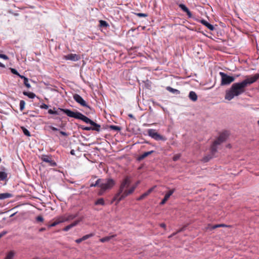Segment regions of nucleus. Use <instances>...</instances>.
Returning <instances> with one entry per match:
<instances>
[{
    "instance_id": "nucleus-64",
    "label": "nucleus",
    "mask_w": 259,
    "mask_h": 259,
    "mask_svg": "<svg viewBox=\"0 0 259 259\" xmlns=\"http://www.w3.org/2000/svg\"><path fill=\"white\" fill-rule=\"evenodd\" d=\"M82 241H83L82 239L81 238H79V239H77L75 240V242L77 243H81Z\"/></svg>"
},
{
    "instance_id": "nucleus-49",
    "label": "nucleus",
    "mask_w": 259,
    "mask_h": 259,
    "mask_svg": "<svg viewBox=\"0 0 259 259\" xmlns=\"http://www.w3.org/2000/svg\"><path fill=\"white\" fill-rule=\"evenodd\" d=\"M136 15L139 17H147L148 16L147 14L141 13H136Z\"/></svg>"
},
{
    "instance_id": "nucleus-36",
    "label": "nucleus",
    "mask_w": 259,
    "mask_h": 259,
    "mask_svg": "<svg viewBox=\"0 0 259 259\" xmlns=\"http://www.w3.org/2000/svg\"><path fill=\"white\" fill-rule=\"evenodd\" d=\"M21 128L22 129L24 135H25L27 137L31 136L30 132L26 127H25L24 126H21Z\"/></svg>"
},
{
    "instance_id": "nucleus-15",
    "label": "nucleus",
    "mask_w": 259,
    "mask_h": 259,
    "mask_svg": "<svg viewBox=\"0 0 259 259\" xmlns=\"http://www.w3.org/2000/svg\"><path fill=\"white\" fill-rule=\"evenodd\" d=\"M66 60H69L73 61H78L80 59V57L78 55L69 54L65 56Z\"/></svg>"
},
{
    "instance_id": "nucleus-48",
    "label": "nucleus",
    "mask_w": 259,
    "mask_h": 259,
    "mask_svg": "<svg viewBox=\"0 0 259 259\" xmlns=\"http://www.w3.org/2000/svg\"><path fill=\"white\" fill-rule=\"evenodd\" d=\"M10 69L11 70V73L14 75H16L17 76L19 74V73L18 72V71L15 68H10Z\"/></svg>"
},
{
    "instance_id": "nucleus-27",
    "label": "nucleus",
    "mask_w": 259,
    "mask_h": 259,
    "mask_svg": "<svg viewBox=\"0 0 259 259\" xmlns=\"http://www.w3.org/2000/svg\"><path fill=\"white\" fill-rule=\"evenodd\" d=\"M115 236H116V235H113L111 236H106V237L101 238L100 239V240L102 242H107V241H109L110 240H111L112 238L115 237Z\"/></svg>"
},
{
    "instance_id": "nucleus-29",
    "label": "nucleus",
    "mask_w": 259,
    "mask_h": 259,
    "mask_svg": "<svg viewBox=\"0 0 259 259\" xmlns=\"http://www.w3.org/2000/svg\"><path fill=\"white\" fill-rule=\"evenodd\" d=\"M107 126L109 127V128L111 130H113V131H117V132H120L122 128L121 126H116V125H107Z\"/></svg>"
},
{
    "instance_id": "nucleus-42",
    "label": "nucleus",
    "mask_w": 259,
    "mask_h": 259,
    "mask_svg": "<svg viewBox=\"0 0 259 259\" xmlns=\"http://www.w3.org/2000/svg\"><path fill=\"white\" fill-rule=\"evenodd\" d=\"M25 106V102L24 100H21L20 102V110L22 111Z\"/></svg>"
},
{
    "instance_id": "nucleus-21",
    "label": "nucleus",
    "mask_w": 259,
    "mask_h": 259,
    "mask_svg": "<svg viewBox=\"0 0 259 259\" xmlns=\"http://www.w3.org/2000/svg\"><path fill=\"white\" fill-rule=\"evenodd\" d=\"M201 22L202 24H203L205 26H206L208 29H209L210 30L212 31L214 29V27L212 25L208 23L207 21H206L205 20H201Z\"/></svg>"
},
{
    "instance_id": "nucleus-56",
    "label": "nucleus",
    "mask_w": 259,
    "mask_h": 259,
    "mask_svg": "<svg viewBox=\"0 0 259 259\" xmlns=\"http://www.w3.org/2000/svg\"><path fill=\"white\" fill-rule=\"evenodd\" d=\"M72 226H71V224H69L66 227H65L64 228L62 229V230L63 231H68L69 230H70L71 228H72Z\"/></svg>"
},
{
    "instance_id": "nucleus-12",
    "label": "nucleus",
    "mask_w": 259,
    "mask_h": 259,
    "mask_svg": "<svg viewBox=\"0 0 259 259\" xmlns=\"http://www.w3.org/2000/svg\"><path fill=\"white\" fill-rule=\"evenodd\" d=\"M131 183V177L128 176H126L124 177L120 186L123 187L124 188H127L130 186Z\"/></svg>"
},
{
    "instance_id": "nucleus-46",
    "label": "nucleus",
    "mask_w": 259,
    "mask_h": 259,
    "mask_svg": "<svg viewBox=\"0 0 259 259\" xmlns=\"http://www.w3.org/2000/svg\"><path fill=\"white\" fill-rule=\"evenodd\" d=\"M48 113L52 115H59L60 113L58 111H54L53 110L50 109L48 111Z\"/></svg>"
},
{
    "instance_id": "nucleus-4",
    "label": "nucleus",
    "mask_w": 259,
    "mask_h": 259,
    "mask_svg": "<svg viewBox=\"0 0 259 259\" xmlns=\"http://www.w3.org/2000/svg\"><path fill=\"white\" fill-rule=\"evenodd\" d=\"M148 135L151 137L152 138L155 139V140H161L162 141H165L166 140V138L162 135L159 134L158 132L156 131L155 130L150 129L148 131Z\"/></svg>"
},
{
    "instance_id": "nucleus-9",
    "label": "nucleus",
    "mask_w": 259,
    "mask_h": 259,
    "mask_svg": "<svg viewBox=\"0 0 259 259\" xmlns=\"http://www.w3.org/2000/svg\"><path fill=\"white\" fill-rule=\"evenodd\" d=\"M52 156L50 155H43L41 156V160L42 161L48 163L49 164V165L51 166H57V163L53 160L52 159Z\"/></svg>"
},
{
    "instance_id": "nucleus-20",
    "label": "nucleus",
    "mask_w": 259,
    "mask_h": 259,
    "mask_svg": "<svg viewBox=\"0 0 259 259\" xmlns=\"http://www.w3.org/2000/svg\"><path fill=\"white\" fill-rule=\"evenodd\" d=\"M94 205L96 206H97V205L105 206L106 205V203L105 202L104 199L103 198H99L97 199L94 202Z\"/></svg>"
},
{
    "instance_id": "nucleus-11",
    "label": "nucleus",
    "mask_w": 259,
    "mask_h": 259,
    "mask_svg": "<svg viewBox=\"0 0 259 259\" xmlns=\"http://www.w3.org/2000/svg\"><path fill=\"white\" fill-rule=\"evenodd\" d=\"M157 186L154 185L152 187L150 188L149 189H148L146 192L142 194L140 196L138 197L136 200L137 201H141L144 198H145L146 197H147L150 193H151L155 188H156Z\"/></svg>"
},
{
    "instance_id": "nucleus-62",
    "label": "nucleus",
    "mask_w": 259,
    "mask_h": 259,
    "mask_svg": "<svg viewBox=\"0 0 259 259\" xmlns=\"http://www.w3.org/2000/svg\"><path fill=\"white\" fill-rule=\"evenodd\" d=\"M17 76L21 78V79H23L24 80H25V79H26L27 78L23 75H21L20 73Z\"/></svg>"
},
{
    "instance_id": "nucleus-44",
    "label": "nucleus",
    "mask_w": 259,
    "mask_h": 259,
    "mask_svg": "<svg viewBox=\"0 0 259 259\" xmlns=\"http://www.w3.org/2000/svg\"><path fill=\"white\" fill-rule=\"evenodd\" d=\"M94 235V233H90L89 234L85 235L83 236L82 237H81V238L83 241H84V240L89 239V238L93 237Z\"/></svg>"
},
{
    "instance_id": "nucleus-57",
    "label": "nucleus",
    "mask_w": 259,
    "mask_h": 259,
    "mask_svg": "<svg viewBox=\"0 0 259 259\" xmlns=\"http://www.w3.org/2000/svg\"><path fill=\"white\" fill-rule=\"evenodd\" d=\"M0 58L6 60L9 59V58L7 55L3 54H0Z\"/></svg>"
},
{
    "instance_id": "nucleus-14",
    "label": "nucleus",
    "mask_w": 259,
    "mask_h": 259,
    "mask_svg": "<svg viewBox=\"0 0 259 259\" xmlns=\"http://www.w3.org/2000/svg\"><path fill=\"white\" fill-rule=\"evenodd\" d=\"M227 33H216L217 37L215 41L218 42H225L228 39Z\"/></svg>"
},
{
    "instance_id": "nucleus-16",
    "label": "nucleus",
    "mask_w": 259,
    "mask_h": 259,
    "mask_svg": "<svg viewBox=\"0 0 259 259\" xmlns=\"http://www.w3.org/2000/svg\"><path fill=\"white\" fill-rule=\"evenodd\" d=\"M219 145L220 144L215 140L212 142L210 148V152L212 155H214L217 152V146Z\"/></svg>"
},
{
    "instance_id": "nucleus-33",
    "label": "nucleus",
    "mask_w": 259,
    "mask_h": 259,
    "mask_svg": "<svg viewBox=\"0 0 259 259\" xmlns=\"http://www.w3.org/2000/svg\"><path fill=\"white\" fill-rule=\"evenodd\" d=\"M88 38H90V39H91L93 40V39H96V36L94 34V33H91V35L88 36L87 37H81L78 40H86L88 39Z\"/></svg>"
},
{
    "instance_id": "nucleus-45",
    "label": "nucleus",
    "mask_w": 259,
    "mask_h": 259,
    "mask_svg": "<svg viewBox=\"0 0 259 259\" xmlns=\"http://www.w3.org/2000/svg\"><path fill=\"white\" fill-rule=\"evenodd\" d=\"M28 78H27L26 79H25L24 80V85L27 88L29 89L31 88V85L30 83L28 82Z\"/></svg>"
},
{
    "instance_id": "nucleus-34",
    "label": "nucleus",
    "mask_w": 259,
    "mask_h": 259,
    "mask_svg": "<svg viewBox=\"0 0 259 259\" xmlns=\"http://www.w3.org/2000/svg\"><path fill=\"white\" fill-rule=\"evenodd\" d=\"M7 174L5 171H0V180L5 181L7 179Z\"/></svg>"
},
{
    "instance_id": "nucleus-7",
    "label": "nucleus",
    "mask_w": 259,
    "mask_h": 259,
    "mask_svg": "<svg viewBox=\"0 0 259 259\" xmlns=\"http://www.w3.org/2000/svg\"><path fill=\"white\" fill-rule=\"evenodd\" d=\"M230 135V132L227 130H224L219 134V137L215 141L220 144L227 141Z\"/></svg>"
},
{
    "instance_id": "nucleus-59",
    "label": "nucleus",
    "mask_w": 259,
    "mask_h": 259,
    "mask_svg": "<svg viewBox=\"0 0 259 259\" xmlns=\"http://www.w3.org/2000/svg\"><path fill=\"white\" fill-rule=\"evenodd\" d=\"M7 233V231H4L0 233V239Z\"/></svg>"
},
{
    "instance_id": "nucleus-61",
    "label": "nucleus",
    "mask_w": 259,
    "mask_h": 259,
    "mask_svg": "<svg viewBox=\"0 0 259 259\" xmlns=\"http://www.w3.org/2000/svg\"><path fill=\"white\" fill-rule=\"evenodd\" d=\"M159 226L162 228H164V229H166V224L164 223L160 224Z\"/></svg>"
},
{
    "instance_id": "nucleus-3",
    "label": "nucleus",
    "mask_w": 259,
    "mask_h": 259,
    "mask_svg": "<svg viewBox=\"0 0 259 259\" xmlns=\"http://www.w3.org/2000/svg\"><path fill=\"white\" fill-rule=\"evenodd\" d=\"M220 75L221 76V85H229L233 82L235 79V76L229 75L225 72H220Z\"/></svg>"
},
{
    "instance_id": "nucleus-37",
    "label": "nucleus",
    "mask_w": 259,
    "mask_h": 259,
    "mask_svg": "<svg viewBox=\"0 0 259 259\" xmlns=\"http://www.w3.org/2000/svg\"><path fill=\"white\" fill-rule=\"evenodd\" d=\"M77 126L78 127V128H81L82 129V130H84V131H91V126H84V125H80V124H77Z\"/></svg>"
},
{
    "instance_id": "nucleus-58",
    "label": "nucleus",
    "mask_w": 259,
    "mask_h": 259,
    "mask_svg": "<svg viewBox=\"0 0 259 259\" xmlns=\"http://www.w3.org/2000/svg\"><path fill=\"white\" fill-rule=\"evenodd\" d=\"M79 223V221H77V220L74 221L73 223H72L71 224V226L72 227H75Z\"/></svg>"
},
{
    "instance_id": "nucleus-60",
    "label": "nucleus",
    "mask_w": 259,
    "mask_h": 259,
    "mask_svg": "<svg viewBox=\"0 0 259 259\" xmlns=\"http://www.w3.org/2000/svg\"><path fill=\"white\" fill-rule=\"evenodd\" d=\"M117 197H116V196L115 195L114 196L112 199V200H111L110 204H112L114 201H115V200L117 199Z\"/></svg>"
},
{
    "instance_id": "nucleus-35",
    "label": "nucleus",
    "mask_w": 259,
    "mask_h": 259,
    "mask_svg": "<svg viewBox=\"0 0 259 259\" xmlns=\"http://www.w3.org/2000/svg\"><path fill=\"white\" fill-rule=\"evenodd\" d=\"M202 34H204L205 36H206L212 39H213L215 41L216 40V37H217V35H216V33H207V34L202 33Z\"/></svg>"
},
{
    "instance_id": "nucleus-55",
    "label": "nucleus",
    "mask_w": 259,
    "mask_h": 259,
    "mask_svg": "<svg viewBox=\"0 0 259 259\" xmlns=\"http://www.w3.org/2000/svg\"><path fill=\"white\" fill-rule=\"evenodd\" d=\"M144 82L145 83V86L148 89L149 88L151 83L150 81L148 79H146V81H144Z\"/></svg>"
},
{
    "instance_id": "nucleus-47",
    "label": "nucleus",
    "mask_w": 259,
    "mask_h": 259,
    "mask_svg": "<svg viewBox=\"0 0 259 259\" xmlns=\"http://www.w3.org/2000/svg\"><path fill=\"white\" fill-rule=\"evenodd\" d=\"M181 156V154H176L172 157V160L174 161H177L180 158Z\"/></svg>"
},
{
    "instance_id": "nucleus-5",
    "label": "nucleus",
    "mask_w": 259,
    "mask_h": 259,
    "mask_svg": "<svg viewBox=\"0 0 259 259\" xmlns=\"http://www.w3.org/2000/svg\"><path fill=\"white\" fill-rule=\"evenodd\" d=\"M57 110L59 111H62L64 114H65L67 116L74 118L75 119H77L79 114L80 112L78 111H73L69 109H63L61 108H58Z\"/></svg>"
},
{
    "instance_id": "nucleus-24",
    "label": "nucleus",
    "mask_w": 259,
    "mask_h": 259,
    "mask_svg": "<svg viewBox=\"0 0 259 259\" xmlns=\"http://www.w3.org/2000/svg\"><path fill=\"white\" fill-rule=\"evenodd\" d=\"M12 197H13V195L10 193L7 192L0 194V200H3Z\"/></svg>"
},
{
    "instance_id": "nucleus-43",
    "label": "nucleus",
    "mask_w": 259,
    "mask_h": 259,
    "mask_svg": "<svg viewBox=\"0 0 259 259\" xmlns=\"http://www.w3.org/2000/svg\"><path fill=\"white\" fill-rule=\"evenodd\" d=\"M36 221L38 223H42L44 221V219L41 215H37L35 218Z\"/></svg>"
},
{
    "instance_id": "nucleus-32",
    "label": "nucleus",
    "mask_w": 259,
    "mask_h": 259,
    "mask_svg": "<svg viewBox=\"0 0 259 259\" xmlns=\"http://www.w3.org/2000/svg\"><path fill=\"white\" fill-rule=\"evenodd\" d=\"M166 89L169 92L174 94H179L180 93V92L178 90L173 89L170 87H167Z\"/></svg>"
},
{
    "instance_id": "nucleus-40",
    "label": "nucleus",
    "mask_w": 259,
    "mask_h": 259,
    "mask_svg": "<svg viewBox=\"0 0 259 259\" xmlns=\"http://www.w3.org/2000/svg\"><path fill=\"white\" fill-rule=\"evenodd\" d=\"M66 122H63V121H62L61 122V123L60 124H56V125L58 126V127H59L60 128L62 129V130H65V127L66 126Z\"/></svg>"
},
{
    "instance_id": "nucleus-25",
    "label": "nucleus",
    "mask_w": 259,
    "mask_h": 259,
    "mask_svg": "<svg viewBox=\"0 0 259 259\" xmlns=\"http://www.w3.org/2000/svg\"><path fill=\"white\" fill-rule=\"evenodd\" d=\"M60 217L61 220L64 221V222L70 221L74 219V216H73V214H69L67 218H64L63 216H60Z\"/></svg>"
},
{
    "instance_id": "nucleus-52",
    "label": "nucleus",
    "mask_w": 259,
    "mask_h": 259,
    "mask_svg": "<svg viewBox=\"0 0 259 259\" xmlns=\"http://www.w3.org/2000/svg\"><path fill=\"white\" fill-rule=\"evenodd\" d=\"M19 205H18L11 209H10L9 211L13 212L12 214L10 215V217H12L15 215V214L17 212V211H14V210L18 207H19Z\"/></svg>"
},
{
    "instance_id": "nucleus-54",
    "label": "nucleus",
    "mask_w": 259,
    "mask_h": 259,
    "mask_svg": "<svg viewBox=\"0 0 259 259\" xmlns=\"http://www.w3.org/2000/svg\"><path fill=\"white\" fill-rule=\"evenodd\" d=\"M39 107L41 109H49V105H47L45 103H42Z\"/></svg>"
},
{
    "instance_id": "nucleus-22",
    "label": "nucleus",
    "mask_w": 259,
    "mask_h": 259,
    "mask_svg": "<svg viewBox=\"0 0 259 259\" xmlns=\"http://www.w3.org/2000/svg\"><path fill=\"white\" fill-rule=\"evenodd\" d=\"M63 222H64V221H61L60 217H59V218H57V219L56 221H55L53 223H52L50 224H49L48 225V228H50L51 227H55V226H57V225H58L61 223H63Z\"/></svg>"
},
{
    "instance_id": "nucleus-31",
    "label": "nucleus",
    "mask_w": 259,
    "mask_h": 259,
    "mask_svg": "<svg viewBox=\"0 0 259 259\" xmlns=\"http://www.w3.org/2000/svg\"><path fill=\"white\" fill-rule=\"evenodd\" d=\"M99 26L102 28H107L109 27V25L106 21L101 20L99 21Z\"/></svg>"
},
{
    "instance_id": "nucleus-23",
    "label": "nucleus",
    "mask_w": 259,
    "mask_h": 259,
    "mask_svg": "<svg viewBox=\"0 0 259 259\" xmlns=\"http://www.w3.org/2000/svg\"><path fill=\"white\" fill-rule=\"evenodd\" d=\"M23 94L24 96H27L29 99H34L36 97V95L33 92H27L25 91L23 92Z\"/></svg>"
},
{
    "instance_id": "nucleus-8",
    "label": "nucleus",
    "mask_w": 259,
    "mask_h": 259,
    "mask_svg": "<svg viewBox=\"0 0 259 259\" xmlns=\"http://www.w3.org/2000/svg\"><path fill=\"white\" fill-rule=\"evenodd\" d=\"M74 100L81 106L87 107L90 110H92V108L90 106L85 102V100L78 94H75L73 95Z\"/></svg>"
},
{
    "instance_id": "nucleus-63",
    "label": "nucleus",
    "mask_w": 259,
    "mask_h": 259,
    "mask_svg": "<svg viewBox=\"0 0 259 259\" xmlns=\"http://www.w3.org/2000/svg\"><path fill=\"white\" fill-rule=\"evenodd\" d=\"M140 183V181H138L136 182V183L134 185H133L132 186L133 187H135V189H136L137 187L138 186V185Z\"/></svg>"
},
{
    "instance_id": "nucleus-6",
    "label": "nucleus",
    "mask_w": 259,
    "mask_h": 259,
    "mask_svg": "<svg viewBox=\"0 0 259 259\" xmlns=\"http://www.w3.org/2000/svg\"><path fill=\"white\" fill-rule=\"evenodd\" d=\"M115 181L112 178H107L106 179L105 183H102L101 184L103 190H111L115 185Z\"/></svg>"
},
{
    "instance_id": "nucleus-1",
    "label": "nucleus",
    "mask_w": 259,
    "mask_h": 259,
    "mask_svg": "<svg viewBox=\"0 0 259 259\" xmlns=\"http://www.w3.org/2000/svg\"><path fill=\"white\" fill-rule=\"evenodd\" d=\"M258 79L259 73H256L252 76H246L245 79L240 82L234 83L229 90L226 91L225 99L230 101L235 97L244 93L247 87L256 82Z\"/></svg>"
},
{
    "instance_id": "nucleus-17",
    "label": "nucleus",
    "mask_w": 259,
    "mask_h": 259,
    "mask_svg": "<svg viewBox=\"0 0 259 259\" xmlns=\"http://www.w3.org/2000/svg\"><path fill=\"white\" fill-rule=\"evenodd\" d=\"M48 127L52 131H54V132H58L59 131V133L62 136H64V137H67L69 136V134L64 132V131H60V129L56 127H54V126H53L52 125H49L48 126Z\"/></svg>"
},
{
    "instance_id": "nucleus-51",
    "label": "nucleus",
    "mask_w": 259,
    "mask_h": 259,
    "mask_svg": "<svg viewBox=\"0 0 259 259\" xmlns=\"http://www.w3.org/2000/svg\"><path fill=\"white\" fill-rule=\"evenodd\" d=\"M102 188L103 187L102 186H100L101 189L98 192V196H102L104 194V193H105V192L106 191V190H103Z\"/></svg>"
},
{
    "instance_id": "nucleus-19",
    "label": "nucleus",
    "mask_w": 259,
    "mask_h": 259,
    "mask_svg": "<svg viewBox=\"0 0 259 259\" xmlns=\"http://www.w3.org/2000/svg\"><path fill=\"white\" fill-rule=\"evenodd\" d=\"M188 97L189 99L193 102H196L198 99L197 95L195 92L193 91H191L189 93Z\"/></svg>"
},
{
    "instance_id": "nucleus-38",
    "label": "nucleus",
    "mask_w": 259,
    "mask_h": 259,
    "mask_svg": "<svg viewBox=\"0 0 259 259\" xmlns=\"http://www.w3.org/2000/svg\"><path fill=\"white\" fill-rule=\"evenodd\" d=\"M124 188L123 187L120 186L117 193L115 194L116 196V197H119V196H120L124 191Z\"/></svg>"
},
{
    "instance_id": "nucleus-50",
    "label": "nucleus",
    "mask_w": 259,
    "mask_h": 259,
    "mask_svg": "<svg viewBox=\"0 0 259 259\" xmlns=\"http://www.w3.org/2000/svg\"><path fill=\"white\" fill-rule=\"evenodd\" d=\"M135 190V187L132 186V187L130 189H128V190H126V191L128 193V195H130L132 194L134 192Z\"/></svg>"
},
{
    "instance_id": "nucleus-18",
    "label": "nucleus",
    "mask_w": 259,
    "mask_h": 259,
    "mask_svg": "<svg viewBox=\"0 0 259 259\" xmlns=\"http://www.w3.org/2000/svg\"><path fill=\"white\" fill-rule=\"evenodd\" d=\"M179 7L185 12H186L189 18L192 17V15L188 8L184 4L179 5Z\"/></svg>"
},
{
    "instance_id": "nucleus-26",
    "label": "nucleus",
    "mask_w": 259,
    "mask_h": 259,
    "mask_svg": "<svg viewBox=\"0 0 259 259\" xmlns=\"http://www.w3.org/2000/svg\"><path fill=\"white\" fill-rule=\"evenodd\" d=\"M219 227H228V228H230L231 227V226L230 225H226V224H217V225H214L213 226H212L210 229V230H214L217 228H219Z\"/></svg>"
},
{
    "instance_id": "nucleus-30",
    "label": "nucleus",
    "mask_w": 259,
    "mask_h": 259,
    "mask_svg": "<svg viewBox=\"0 0 259 259\" xmlns=\"http://www.w3.org/2000/svg\"><path fill=\"white\" fill-rule=\"evenodd\" d=\"M15 252L14 250H11L9 251L4 259H13Z\"/></svg>"
},
{
    "instance_id": "nucleus-39",
    "label": "nucleus",
    "mask_w": 259,
    "mask_h": 259,
    "mask_svg": "<svg viewBox=\"0 0 259 259\" xmlns=\"http://www.w3.org/2000/svg\"><path fill=\"white\" fill-rule=\"evenodd\" d=\"M128 193L126 192V190H125L122 194L119 196V200H124L127 196H128Z\"/></svg>"
},
{
    "instance_id": "nucleus-2",
    "label": "nucleus",
    "mask_w": 259,
    "mask_h": 259,
    "mask_svg": "<svg viewBox=\"0 0 259 259\" xmlns=\"http://www.w3.org/2000/svg\"><path fill=\"white\" fill-rule=\"evenodd\" d=\"M77 119L81 120L87 124H90L92 131L99 132L101 130V126L100 124L95 122L81 113H80Z\"/></svg>"
},
{
    "instance_id": "nucleus-53",
    "label": "nucleus",
    "mask_w": 259,
    "mask_h": 259,
    "mask_svg": "<svg viewBox=\"0 0 259 259\" xmlns=\"http://www.w3.org/2000/svg\"><path fill=\"white\" fill-rule=\"evenodd\" d=\"M103 181L102 179H98L95 182V185L98 187H100V186H101V182Z\"/></svg>"
},
{
    "instance_id": "nucleus-28",
    "label": "nucleus",
    "mask_w": 259,
    "mask_h": 259,
    "mask_svg": "<svg viewBox=\"0 0 259 259\" xmlns=\"http://www.w3.org/2000/svg\"><path fill=\"white\" fill-rule=\"evenodd\" d=\"M214 155H212L211 153L206 156H205L203 157L202 159V161L204 163L208 162L210 159H211Z\"/></svg>"
},
{
    "instance_id": "nucleus-10",
    "label": "nucleus",
    "mask_w": 259,
    "mask_h": 259,
    "mask_svg": "<svg viewBox=\"0 0 259 259\" xmlns=\"http://www.w3.org/2000/svg\"><path fill=\"white\" fill-rule=\"evenodd\" d=\"M176 189L175 188L172 189L168 191L164 195L163 198L161 200V202H160L159 204L160 205H164L166 201L168 200V199L169 198L171 195L174 193Z\"/></svg>"
},
{
    "instance_id": "nucleus-13",
    "label": "nucleus",
    "mask_w": 259,
    "mask_h": 259,
    "mask_svg": "<svg viewBox=\"0 0 259 259\" xmlns=\"http://www.w3.org/2000/svg\"><path fill=\"white\" fill-rule=\"evenodd\" d=\"M154 152H155V151L154 150L144 152L143 154L140 155L139 156H138L137 157L136 160L137 161L140 162V161H142V160H143L144 159H145V158H146L147 157H148V156L154 153Z\"/></svg>"
},
{
    "instance_id": "nucleus-41",
    "label": "nucleus",
    "mask_w": 259,
    "mask_h": 259,
    "mask_svg": "<svg viewBox=\"0 0 259 259\" xmlns=\"http://www.w3.org/2000/svg\"><path fill=\"white\" fill-rule=\"evenodd\" d=\"M189 226V224H187L186 225H185L184 226H183L181 228H180V229H179L177 232L176 233V234L178 233H180V232H183L188 227V226ZM175 234H174V235H175Z\"/></svg>"
}]
</instances>
